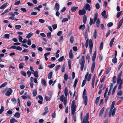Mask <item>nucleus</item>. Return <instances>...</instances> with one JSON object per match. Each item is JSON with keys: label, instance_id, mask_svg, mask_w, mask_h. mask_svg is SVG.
Here are the masks:
<instances>
[{"label": "nucleus", "instance_id": "nucleus-1", "mask_svg": "<svg viewBox=\"0 0 123 123\" xmlns=\"http://www.w3.org/2000/svg\"><path fill=\"white\" fill-rule=\"evenodd\" d=\"M98 14L97 13H96L94 14L93 23H95V21L96 23V26L97 27H99L100 24V20L99 18H98Z\"/></svg>", "mask_w": 123, "mask_h": 123}, {"label": "nucleus", "instance_id": "nucleus-2", "mask_svg": "<svg viewBox=\"0 0 123 123\" xmlns=\"http://www.w3.org/2000/svg\"><path fill=\"white\" fill-rule=\"evenodd\" d=\"M86 89H85L83 92V97L84 99V104L85 106L87 105V98L86 95Z\"/></svg>", "mask_w": 123, "mask_h": 123}, {"label": "nucleus", "instance_id": "nucleus-3", "mask_svg": "<svg viewBox=\"0 0 123 123\" xmlns=\"http://www.w3.org/2000/svg\"><path fill=\"white\" fill-rule=\"evenodd\" d=\"M122 73V71H121L119 73L117 77V83H119V84H123L122 80L121 79Z\"/></svg>", "mask_w": 123, "mask_h": 123}, {"label": "nucleus", "instance_id": "nucleus-4", "mask_svg": "<svg viewBox=\"0 0 123 123\" xmlns=\"http://www.w3.org/2000/svg\"><path fill=\"white\" fill-rule=\"evenodd\" d=\"M89 47L90 48L89 49V52L90 54H91L92 53V49L93 46V44L92 43V40L90 39L89 40Z\"/></svg>", "mask_w": 123, "mask_h": 123}, {"label": "nucleus", "instance_id": "nucleus-5", "mask_svg": "<svg viewBox=\"0 0 123 123\" xmlns=\"http://www.w3.org/2000/svg\"><path fill=\"white\" fill-rule=\"evenodd\" d=\"M83 8L85 10H88L89 11H90L91 10V7L88 4H85Z\"/></svg>", "mask_w": 123, "mask_h": 123}, {"label": "nucleus", "instance_id": "nucleus-6", "mask_svg": "<svg viewBox=\"0 0 123 123\" xmlns=\"http://www.w3.org/2000/svg\"><path fill=\"white\" fill-rule=\"evenodd\" d=\"M71 108L72 115H74L75 114V112L76 109V105H75V106H71Z\"/></svg>", "mask_w": 123, "mask_h": 123}, {"label": "nucleus", "instance_id": "nucleus-7", "mask_svg": "<svg viewBox=\"0 0 123 123\" xmlns=\"http://www.w3.org/2000/svg\"><path fill=\"white\" fill-rule=\"evenodd\" d=\"M12 92V89L11 88H9L7 91V92L5 93V95L6 96H10Z\"/></svg>", "mask_w": 123, "mask_h": 123}, {"label": "nucleus", "instance_id": "nucleus-8", "mask_svg": "<svg viewBox=\"0 0 123 123\" xmlns=\"http://www.w3.org/2000/svg\"><path fill=\"white\" fill-rule=\"evenodd\" d=\"M86 11L83 8L82 10H80L79 11V13L80 15H83L85 14Z\"/></svg>", "mask_w": 123, "mask_h": 123}, {"label": "nucleus", "instance_id": "nucleus-9", "mask_svg": "<svg viewBox=\"0 0 123 123\" xmlns=\"http://www.w3.org/2000/svg\"><path fill=\"white\" fill-rule=\"evenodd\" d=\"M105 109V108L103 107L101 110L98 114V117L100 118H101L103 114Z\"/></svg>", "mask_w": 123, "mask_h": 123}, {"label": "nucleus", "instance_id": "nucleus-10", "mask_svg": "<svg viewBox=\"0 0 123 123\" xmlns=\"http://www.w3.org/2000/svg\"><path fill=\"white\" fill-rule=\"evenodd\" d=\"M89 117V113H87L86 114L85 118H84L83 119V120H85V123H87L88 119Z\"/></svg>", "mask_w": 123, "mask_h": 123}, {"label": "nucleus", "instance_id": "nucleus-11", "mask_svg": "<svg viewBox=\"0 0 123 123\" xmlns=\"http://www.w3.org/2000/svg\"><path fill=\"white\" fill-rule=\"evenodd\" d=\"M96 78V75L95 74L92 79V86L93 88L94 87V82Z\"/></svg>", "mask_w": 123, "mask_h": 123}, {"label": "nucleus", "instance_id": "nucleus-12", "mask_svg": "<svg viewBox=\"0 0 123 123\" xmlns=\"http://www.w3.org/2000/svg\"><path fill=\"white\" fill-rule=\"evenodd\" d=\"M69 56L70 59H73L74 56L73 55L72 51L71 49L70 51L69 54Z\"/></svg>", "mask_w": 123, "mask_h": 123}, {"label": "nucleus", "instance_id": "nucleus-13", "mask_svg": "<svg viewBox=\"0 0 123 123\" xmlns=\"http://www.w3.org/2000/svg\"><path fill=\"white\" fill-rule=\"evenodd\" d=\"M106 11L104 10L101 13V15L104 18H107V16L106 14Z\"/></svg>", "mask_w": 123, "mask_h": 123}, {"label": "nucleus", "instance_id": "nucleus-14", "mask_svg": "<svg viewBox=\"0 0 123 123\" xmlns=\"http://www.w3.org/2000/svg\"><path fill=\"white\" fill-rule=\"evenodd\" d=\"M60 100L62 102L67 100V98L64 97V95H62L60 97Z\"/></svg>", "mask_w": 123, "mask_h": 123}, {"label": "nucleus", "instance_id": "nucleus-15", "mask_svg": "<svg viewBox=\"0 0 123 123\" xmlns=\"http://www.w3.org/2000/svg\"><path fill=\"white\" fill-rule=\"evenodd\" d=\"M96 51H95L93 55L92 56V60L93 62H94L95 60V59L96 56Z\"/></svg>", "mask_w": 123, "mask_h": 123}, {"label": "nucleus", "instance_id": "nucleus-16", "mask_svg": "<svg viewBox=\"0 0 123 123\" xmlns=\"http://www.w3.org/2000/svg\"><path fill=\"white\" fill-rule=\"evenodd\" d=\"M95 62H94L92 63V67H91V72L92 73H93L94 68L95 67Z\"/></svg>", "mask_w": 123, "mask_h": 123}, {"label": "nucleus", "instance_id": "nucleus-17", "mask_svg": "<svg viewBox=\"0 0 123 123\" xmlns=\"http://www.w3.org/2000/svg\"><path fill=\"white\" fill-rule=\"evenodd\" d=\"M78 8V7L72 6L71 7V10L72 12H74L76 11Z\"/></svg>", "mask_w": 123, "mask_h": 123}, {"label": "nucleus", "instance_id": "nucleus-18", "mask_svg": "<svg viewBox=\"0 0 123 123\" xmlns=\"http://www.w3.org/2000/svg\"><path fill=\"white\" fill-rule=\"evenodd\" d=\"M123 22V21L122 20H120L118 26L117 27V29H118L122 25Z\"/></svg>", "mask_w": 123, "mask_h": 123}, {"label": "nucleus", "instance_id": "nucleus-19", "mask_svg": "<svg viewBox=\"0 0 123 123\" xmlns=\"http://www.w3.org/2000/svg\"><path fill=\"white\" fill-rule=\"evenodd\" d=\"M85 62H81L80 63L81 64L80 69L81 71H82L84 67Z\"/></svg>", "mask_w": 123, "mask_h": 123}, {"label": "nucleus", "instance_id": "nucleus-20", "mask_svg": "<svg viewBox=\"0 0 123 123\" xmlns=\"http://www.w3.org/2000/svg\"><path fill=\"white\" fill-rule=\"evenodd\" d=\"M93 37L95 39H96L97 37V32L96 30H95L93 33Z\"/></svg>", "mask_w": 123, "mask_h": 123}, {"label": "nucleus", "instance_id": "nucleus-21", "mask_svg": "<svg viewBox=\"0 0 123 123\" xmlns=\"http://www.w3.org/2000/svg\"><path fill=\"white\" fill-rule=\"evenodd\" d=\"M7 4L8 3L7 2L5 3L3 5L0 7V8L1 9H3L7 6Z\"/></svg>", "mask_w": 123, "mask_h": 123}, {"label": "nucleus", "instance_id": "nucleus-22", "mask_svg": "<svg viewBox=\"0 0 123 123\" xmlns=\"http://www.w3.org/2000/svg\"><path fill=\"white\" fill-rule=\"evenodd\" d=\"M10 35L8 34H5L4 36V37L6 39H9L10 38Z\"/></svg>", "mask_w": 123, "mask_h": 123}, {"label": "nucleus", "instance_id": "nucleus-23", "mask_svg": "<svg viewBox=\"0 0 123 123\" xmlns=\"http://www.w3.org/2000/svg\"><path fill=\"white\" fill-rule=\"evenodd\" d=\"M33 34V33L32 32H30L26 36V38L28 39L30 38L31 36Z\"/></svg>", "mask_w": 123, "mask_h": 123}, {"label": "nucleus", "instance_id": "nucleus-24", "mask_svg": "<svg viewBox=\"0 0 123 123\" xmlns=\"http://www.w3.org/2000/svg\"><path fill=\"white\" fill-rule=\"evenodd\" d=\"M114 38H113L111 40L109 43V45L110 47H111L114 41Z\"/></svg>", "mask_w": 123, "mask_h": 123}, {"label": "nucleus", "instance_id": "nucleus-25", "mask_svg": "<svg viewBox=\"0 0 123 123\" xmlns=\"http://www.w3.org/2000/svg\"><path fill=\"white\" fill-rule=\"evenodd\" d=\"M55 7L57 11H58L59 10V5L58 3H56L55 4Z\"/></svg>", "mask_w": 123, "mask_h": 123}, {"label": "nucleus", "instance_id": "nucleus-26", "mask_svg": "<svg viewBox=\"0 0 123 123\" xmlns=\"http://www.w3.org/2000/svg\"><path fill=\"white\" fill-rule=\"evenodd\" d=\"M41 83L43 84V85L46 87V83L45 80L42 79L41 80Z\"/></svg>", "mask_w": 123, "mask_h": 123}, {"label": "nucleus", "instance_id": "nucleus-27", "mask_svg": "<svg viewBox=\"0 0 123 123\" xmlns=\"http://www.w3.org/2000/svg\"><path fill=\"white\" fill-rule=\"evenodd\" d=\"M85 25H81L80 26L79 29L83 30L85 29Z\"/></svg>", "mask_w": 123, "mask_h": 123}, {"label": "nucleus", "instance_id": "nucleus-28", "mask_svg": "<svg viewBox=\"0 0 123 123\" xmlns=\"http://www.w3.org/2000/svg\"><path fill=\"white\" fill-rule=\"evenodd\" d=\"M116 109L115 108L112 111V112L111 114H112V115L113 117H114V116L115 113L116 112Z\"/></svg>", "mask_w": 123, "mask_h": 123}, {"label": "nucleus", "instance_id": "nucleus-29", "mask_svg": "<svg viewBox=\"0 0 123 123\" xmlns=\"http://www.w3.org/2000/svg\"><path fill=\"white\" fill-rule=\"evenodd\" d=\"M64 94L66 97H67L68 94V89L67 87H65L64 91Z\"/></svg>", "mask_w": 123, "mask_h": 123}, {"label": "nucleus", "instance_id": "nucleus-30", "mask_svg": "<svg viewBox=\"0 0 123 123\" xmlns=\"http://www.w3.org/2000/svg\"><path fill=\"white\" fill-rule=\"evenodd\" d=\"M52 76V72H50L49 73L48 75V78L49 79H51Z\"/></svg>", "mask_w": 123, "mask_h": 123}, {"label": "nucleus", "instance_id": "nucleus-31", "mask_svg": "<svg viewBox=\"0 0 123 123\" xmlns=\"http://www.w3.org/2000/svg\"><path fill=\"white\" fill-rule=\"evenodd\" d=\"M18 121L16 120L15 119L13 118L11 119L10 122L11 123H14V122H17Z\"/></svg>", "mask_w": 123, "mask_h": 123}, {"label": "nucleus", "instance_id": "nucleus-32", "mask_svg": "<svg viewBox=\"0 0 123 123\" xmlns=\"http://www.w3.org/2000/svg\"><path fill=\"white\" fill-rule=\"evenodd\" d=\"M78 81V79H75V80L74 81V84L73 85V86L74 87V89L75 88L76 86V84L77 83Z\"/></svg>", "mask_w": 123, "mask_h": 123}, {"label": "nucleus", "instance_id": "nucleus-33", "mask_svg": "<svg viewBox=\"0 0 123 123\" xmlns=\"http://www.w3.org/2000/svg\"><path fill=\"white\" fill-rule=\"evenodd\" d=\"M117 59L116 57H115L113 58L112 60V62L114 63H117Z\"/></svg>", "mask_w": 123, "mask_h": 123}, {"label": "nucleus", "instance_id": "nucleus-34", "mask_svg": "<svg viewBox=\"0 0 123 123\" xmlns=\"http://www.w3.org/2000/svg\"><path fill=\"white\" fill-rule=\"evenodd\" d=\"M100 97L99 96V97H97L96 98L95 102V103L96 104H98L100 99Z\"/></svg>", "mask_w": 123, "mask_h": 123}, {"label": "nucleus", "instance_id": "nucleus-35", "mask_svg": "<svg viewBox=\"0 0 123 123\" xmlns=\"http://www.w3.org/2000/svg\"><path fill=\"white\" fill-rule=\"evenodd\" d=\"M117 77L116 76H114L113 78L112 82L113 83H115L116 82Z\"/></svg>", "mask_w": 123, "mask_h": 123}, {"label": "nucleus", "instance_id": "nucleus-36", "mask_svg": "<svg viewBox=\"0 0 123 123\" xmlns=\"http://www.w3.org/2000/svg\"><path fill=\"white\" fill-rule=\"evenodd\" d=\"M34 76L37 78H38V72L37 71H36L35 72H34L33 74Z\"/></svg>", "mask_w": 123, "mask_h": 123}, {"label": "nucleus", "instance_id": "nucleus-37", "mask_svg": "<svg viewBox=\"0 0 123 123\" xmlns=\"http://www.w3.org/2000/svg\"><path fill=\"white\" fill-rule=\"evenodd\" d=\"M89 32V30L88 29H87V30H86L85 31V32L84 34H85V37H86L87 36V33L88 32Z\"/></svg>", "mask_w": 123, "mask_h": 123}, {"label": "nucleus", "instance_id": "nucleus-38", "mask_svg": "<svg viewBox=\"0 0 123 123\" xmlns=\"http://www.w3.org/2000/svg\"><path fill=\"white\" fill-rule=\"evenodd\" d=\"M68 75L66 74H65L64 75V78L65 81H67L68 79Z\"/></svg>", "mask_w": 123, "mask_h": 123}, {"label": "nucleus", "instance_id": "nucleus-39", "mask_svg": "<svg viewBox=\"0 0 123 123\" xmlns=\"http://www.w3.org/2000/svg\"><path fill=\"white\" fill-rule=\"evenodd\" d=\"M123 94L121 90H119L117 92V95L119 96H121Z\"/></svg>", "mask_w": 123, "mask_h": 123}, {"label": "nucleus", "instance_id": "nucleus-40", "mask_svg": "<svg viewBox=\"0 0 123 123\" xmlns=\"http://www.w3.org/2000/svg\"><path fill=\"white\" fill-rule=\"evenodd\" d=\"M24 64L23 63H21L19 64V69H22L24 67Z\"/></svg>", "mask_w": 123, "mask_h": 123}, {"label": "nucleus", "instance_id": "nucleus-41", "mask_svg": "<svg viewBox=\"0 0 123 123\" xmlns=\"http://www.w3.org/2000/svg\"><path fill=\"white\" fill-rule=\"evenodd\" d=\"M37 90H34L33 92V95L34 97L37 94Z\"/></svg>", "mask_w": 123, "mask_h": 123}, {"label": "nucleus", "instance_id": "nucleus-42", "mask_svg": "<svg viewBox=\"0 0 123 123\" xmlns=\"http://www.w3.org/2000/svg\"><path fill=\"white\" fill-rule=\"evenodd\" d=\"M83 23L84 24H85L87 20L86 17L85 16H84L83 17Z\"/></svg>", "mask_w": 123, "mask_h": 123}, {"label": "nucleus", "instance_id": "nucleus-43", "mask_svg": "<svg viewBox=\"0 0 123 123\" xmlns=\"http://www.w3.org/2000/svg\"><path fill=\"white\" fill-rule=\"evenodd\" d=\"M7 84V83L6 82L4 83L0 86V88L5 86Z\"/></svg>", "mask_w": 123, "mask_h": 123}, {"label": "nucleus", "instance_id": "nucleus-44", "mask_svg": "<svg viewBox=\"0 0 123 123\" xmlns=\"http://www.w3.org/2000/svg\"><path fill=\"white\" fill-rule=\"evenodd\" d=\"M114 106H111V109L110 110L109 113V117H111V115L112 112V110L114 108Z\"/></svg>", "mask_w": 123, "mask_h": 123}, {"label": "nucleus", "instance_id": "nucleus-45", "mask_svg": "<svg viewBox=\"0 0 123 123\" xmlns=\"http://www.w3.org/2000/svg\"><path fill=\"white\" fill-rule=\"evenodd\" d=\"M65 66L64 65L62 66L61 68V71L62 72H63L65 71Z\"/></svg>", "mask_w": 123, "mask_h": 123}, {"label": "nucleus", "instance_id": "nucleus-46", "mask_svg": "<svg viewBox=\"0 0 123 123\" xmlns=\"http://www.w3.org/2000/svg\"><path fill=\"white\" fill-rule=\"evenodd\" d=\"M4 110V108L3 106H1L0 110V114H1Z\"/></svg>", "mask_w": 123, "mask_h": 123}, {"label": "nucleus", "instance_id": "nucleus-47", "mask_svg": "<svg viewBox=\"0 0 123 123\" xmlns=\"http://www.w3.org/2000/svg\"><path fill=\"white\" fill-rule=\"evenodd\" d=\"M18 39L20 42H22L23 38L21 36H18Z\"/></svg>", "mask_w": 123, "mask_h": 123}, {"label": "nucleus", "instance_id": "nucleus-48", "mask_svg": "<svg viewBox=\"0 0 123 123\" xmlns=\"http://www.w3.org/2000/svg\"><path fill=\"white\" fill-rule=\"evenodd\" d=\"M12 113V111L10 110H9L6 113V115H7L8 114H9L10 115H11Z\"/></svg>", "mask_w": 123, "mask_h": 123}, {"label": "nucleus", "instance_id": "nucleus-49", "mask_svg": "<svg viewBox=\"0 0 123 123\" xmlns=\"http://www.w3.org/2000/svg\"><path fill=\"white\" fill-rule=\"evenodd\" d=\"M47 38L49 39L51 37V33L50 32L48 33H47Z\"/></svg>", "mask_w": 123, "mask_h": 123}, {"label": "nucleus", "instance_id": "nucleus-50", "mask_svg": "<svg viewBox=\"0 0 123 123\" xmlns=\"http://www.w3.org/2000/svg\"><path fill=\"white\" fill-rule=\"evenodd\" d=\"M103 48V43L102 42H101L100 45V50H101Z\"/></svg>", "mask_w": 123, "mask_h": 123}, {"label": "nucleus", "instance_id": "nucleus-51", "mask_svg": "<svg viewBox=\"0 0 123 123\" xmlns=\"http://www.w3.org/2000/svg\"><path fill=\"white\" fill-rule=\"evenodd\" d=\"M91 76L92 74H89L88 77L87 79V80L88 81H90L91 78Z\"/></svg>", "mask_w": 123, "mask_h": 123}, {"label": "nucleus", "instance_id": "nucleus-52", "mask_svg": "<svg viewBox=\"0 0 123 123\" xmlns=\"http://www.w3.org/2000/svg\"><path fill=\"white\" fill-rule=\"evenodd\" d=\"M93 23V19L91 18H90L89 23L90 25H92Z\"/></svg>", "mask_w": 123, "mask_h": 123}, {"label": "nucleus", "instance_id": "nucleus-53", "mask_svg": "<svg viewBox=\"0 0 123 123\" xmlns=\"http://www.w3.org/2000/svg\"><path fill=\"white\" fill-rule=\"evenodd\" d=\"M11 100L13 104H15L16 103V101L15 98H13L11 99Z\"/></svg>", "mask_w": 123, "mask_h": 123}, {"label": "nucleus", "instance_id": "nucleus-54", "mask_svg": "<svg viewBox=\"0 0 123 123\" xmlns=\"http://www.w3.org/2000/svg\"><path fill=\"white\" fill-rule=\"evenodd\" d=\"M20 116V114L19 113H17L15 114L14 115V116L18 118H19Z\"/></svg>", "mask_w": 123, "mask_h": 123}, {"label": "nucleus", "instance_id": "nucleus-55", "mask_svg": "<svg viewBox=\"0 0 123 123\" xmlns=\"http://www.w3.org/2000/svg\"><path fill=\"white\" fill-rule=\"evenodd\" d=\"M122 14V11H121L119 12H118V13L117 14L116 16V17L117 18H118L120 16V15H121Z\"/></svg>", "mask_w": 123, "mask_h": 123}, {"label": "nucleus", "instance_id": "nucleus-56", "mask_svg": "<svg viewBox=\"0 0 123 123\" xmlns=\"http://www.w3.org/2000/svg\"><path fill=\"white\" fill-rule=\"evenodd\" d=\"M21 26L20 25H16L15 26V28L17 29H19L21 28Z\"/></svg>", "mask_w": 123, "mask_h": 123}, {"label": "nucleus", "instance_id": "nucleus-57", "mask_svg": "<svg viewBox=\"0 0 123 123\" xmlns=\"http://www.w3.org/2000/svg\"><path fill=\"white\" fill-rule=\"evenodd\" d=\"M56 116V114L55 113V111L54 113H53L51 115V117H52L53 118H55Z\"/></svg>", "mask_w": 123, "mask_h": 123}, {"label": "nucleus", "instance_id": "nucleus-58", "mask_svg": "<svg viewBox=\"0 0 123 123\" xmlns=\"http://www.w3.org/2000/svg\"><path fill=\"white\" fill-rule=\"evenodd\" d=\"M17 48V47L16 46L13 45L11 46L9 48V49H16Z\"/></svg>", "mask_w": 123, "mask_h": 123}, {"label": "nucleus", "instance_id": "nucleus-59", "mask_svg": "<svg viewBox=\"0 0 123 123\" xmlns=\"http://www.w3.org/2000/svg\"><path fill=\"white\" fill-rule=\"evenodd\" d=\"M89 40L87 39L86 41L85 44V46L86 48H87L88 46Z\"/></svg>", "mask_w": 123, "mask_h": 123}, {"label": "nucleus", "instance_id": "nucleus-60", "mask_svg": "<svg viewBox=\"0 0 123 123\" xmlns=\"http://www.w3.org/2000/svg\"><path fill=\"white\" fill-rule=\"evenodd\" d=\"M55 64H52L48 66V67L50 68H52L54 67L55 65Z\"/></svg>", "mask_w": 123, "mask_h": 123}, {"label": "nucleus", "instance_id": "nucleus-61", "mask_svg": "<svg viewBox=\"0 0 123 123\" xmlns=\"http://www.w3.org/2000/svg\"><path fill=\"white\" fill-rule=\"evenodd\" d=\"M64 59V57L63 56H62L58 59V61L60 62H62L63 60Z\"/></svg>", "mask_w": 123, "mask_h": 123}, {"label": "nucleus", "instance_id": "nucleus-62", "mask_svg": "<svg viewBox=\"0 0 123 123\" xmlns=\"http://www.w3.org/2000/svg\"><path fill=\"white\" fill-rule=\"evenodd\" d=\"M95 7L97 9H98L100 7V5L99 3H97L95 5Z\"/></svg>", "mask_w": 123, "mask_h": 123}, {"label": "nucleus", "instance_id": "nucleus-63", "mask_svg": "<svg viewBox=\"0 0 123 123\" xmlns=\"http://www.w3.org/2000/svg\"><path fill=\"white\" fill-rule=\"evenodd\" d=\"M62 33V32L61 31H59L57 33V35L59 36H61Z\"/></svg>", "mask_w": 123, "mask_h": 123}, {"label": "nucleus", "instance_id": "nucleus-64", "mask_svg": "<svg viewBox=\"0 0 123 123\" xmlns=\"http://www.w3.org/2000/svg\"><path fill=\"white\" fill-rule=\"evenodd\" d=\"M111 69V67H110L108 68L106 70V74H108L110 72V71Z\"/></svg>", "mask_w": 123, "mask_h": 123}]
</instances>
